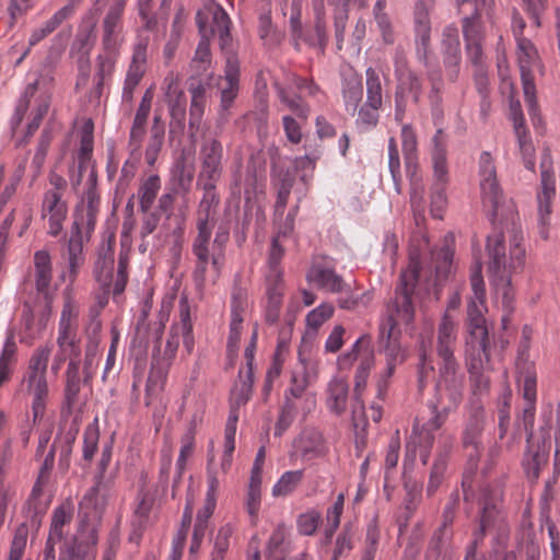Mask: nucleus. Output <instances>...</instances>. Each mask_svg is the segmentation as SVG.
I'll return each mask as SVG.
<instances>
[{
  "label": "nucleus",
  "mask_w": 560,
  "mask_h": 560,
  "mask_svg": "<svg viewBox=\"0 0 560 560\" xmlns=\"http://www.w3.org/2000/svg\"><path fill=\"white\" fill-rule=\"evenodd\" d=\"M421 266L418 261H410L407 269L402 270L399 281L395 288V299L393 308L395 314H389L380 325V341L384 347L386 362H402L405 355L400 350L394 331L397 327V320L410 324L415 317V307L412 295L418 284Z\"/></svg>",
  "instance_id": "obj_1"
},
{
  "label": "nucleus",
  "mask_w": 560,
  "mask_h": 560,
  "mask_svg": "<svg viewBox=\"0 0 560 560\" xmlns=\"http://www.w3.org/2000/svg\"><path fill=\"white\" fill-rule=\"evenodd\" d=\"M196 24L200 34L195 56L190 67L195 68L197 74L203 75L211 62L210 40L218 34L219 46L225 56L235 55L231 36V19L226 11L215 1H208L196 13Z\"/></svg>",
  "instance_id": "obj_2"
},
{
  "label": "nucleus",
  "mask_w": 560,
  "mask_h": 560,
  "mask_svg": "<svg viewBox=\"0 0 560 560\" xmlns=\"http://www.w3.org/2000/svg\"><path fill=\"white\" fill-rule=\"evenodd\" d=\"M413 31L416 58L425 69V78L429 83L428 101L431 114L434 118H442L444 115V80L440 62L431 48V28Z\"/></svg>",
  "instance_id": "obj_3"
},
{
  "label": "nucleus",
  "mask_w": 560,
  "mask_h": 560,
  "mask_svg": "<svg viewBox=\"0 0 560 560\" xmlns=\"http://www.w3.org/2000/svg\"><path fill=\"white\" fill-rule=\"evenodd\" d=\"M432 164L434 183L430 189V212L434 219H442L447 206L446 186L448 170L446 160V145L442 129H438L432 138Z\"/></svg>",
  "instance_id": "obj_4"
},
{
  "label": "nucleus",
  "mask_w": 560,
  "mask_h": 560,
  "mask_svg": "<svg viewBox=\"0 0 560 560\" xmlns=\"http://www.w3.org/2000/svg\"><path fill=\"white\" fill-rule=\"evenodd\" d=\"M51 351V345L35 349L28 363L25 381L28 389L33 394L32 413H34L35 419L43 418L46 409V399L48 396L46 373Z\"/></svg>",
  "instance_id": "obj_5"
},
{
  "label": "nucleus",
  "mask_w": 560,
  "mask_h": 560,
  "mask_svg": "<svg viewBox=\"0 0 560 560\" xmlns=\"http://www.w3.org/2000/svg\"><path fill=\"white\" fill-rule=\"evenodd\" d=\"M467 335L465 337V360L486 359L490 362V341L487 320L475 301L467 305Z\"/></svg>",
  "instance_id": "obj_6"
},
{
  "label": "nucleus",
  "mask_w": 560,
  "mask_h": 560,
  "mask_svg": "<svg viewBox=\"0 0 560 560\" xmlns=\"http://www.w3.org/2000/svg\"><path fill=\"white\" fill-rule=\"evenodd\" d=\"M102 506L94 509L93 505L80 506L79 511V537L67 542L63 548L81 560L95 559V546L97 544V528L102 513Z\"/></svg>",
  "instance_id": "obj_7"
},
{
  "label": "nucleus",
  "mask_w": 560,
  "mask_h": 560,
  "mask_svg": "<svg viewBox=\"0 0 560 560\" xmlns=\"http://www.w3.org/2000/svg\"><path fill=\"white\" fill-rule=\"evenodd\" d=\"M395 77L397 80L394 93L395 120L401 122L407 112L408 96L415 105H418L422 96L423 83L420 75L408 67L404 58L399 65L396 62Z\"/></svg>",
  "instance_id": "obj_8"
},
{
  "label": "nucleus",
  "mask_w": 560,
  "mask_h": 560,
  "mask_svg": "<svg viewBox=\"0 0 560 560\" xmlns=\"http://www.w3.org/2000/svg\"><path fill=\"white\" fill-rule=\"evenodd\" d=\"M435 387L436 402L455 411L464 397V375L459 372L458 362L439 363V380Z\"/></svg>",
  "instance_id": "obj_9"
},
{
  "label": "nucleus",
  "mask_w": 560,
  "mask_h": 560,
  "mask_svg": "<svg viewBox=\"0 0 560 560\" xmlns=\"http://www.w3.org/2000/svg\"><path fill=\"white\" fill-rule=\"evenodd\" d=\"M480 190L485 208L489 209V218L493 222L498 208L503 200V191L497 179V170L489 152L483 151L479 162Z\"/></svg>",
  "instance_id": "obj_10"
},
{
  "label": "nucleus",
  "mask_w": 560,
  "mask_h": 560,
  "mask_svg": "<svg viewBox=\"0 0 560 560\" xmlns=\"http://www.w3.org/2000/svg\"><path fill=\"white\" fill-rule=\"evenodd\" d=\"M47 504L43 503L40 499L27 500L23 506V513L27 518L26 522L20 524L11 541L8 560H21L28 536V527L38 530L42 525V520L46 513Z\"/></svg>",
  "instance_id": "obj_11"
},
{
  "label": "nucleus",
  "mask_w": 560,
  "mask_h": 560,
  "mask_svg": "<svg viewBox=\"0 0 560 560\" xmlns=\"http://www.w3.org/2000/svg\"><path fill=\"white\" fill-rule=\"evenodd\" d=\"M478 506V527L475 530L479 532V535H487L502 517L503 490L499 487H485L481 490Z\"/></svg>",
  "instance_id": "obj_12"
},
{
  "label": "nucleus",
  "mask_w": 560,
  "mask_h": 560,
  "mask_svg": "<svg viewBox=\"0 0 560 560\" xmlns=\"http://www.w3.org/2000/svg\"><path fill=\"white\" fill-rule=\"evenodd\" d=\"M199 160L200 170L197 182H219L223 174L222 143L215 138L205 139L200 145Z\"/></svg>",
  "instance_id": "obj_13"
},
{
  "label": "nucleus",
  "mask_w": 560,
  "mask_h": 560,
  "mask_svg": "<svg viewBox=\"0 0 560 560\" xmlns=\"http://www.w3.org/2000/svg\"><path fill=\"white\" fill-rule=\"evenodd\" d=\"M73 311L67 303L61 312L58 329L57 345L59 348V360L78 362L80 364L81 348L77 339L75 329L71 324Z\"/></svg>",
  "instance_id": "obj_14"
},
{
  "label": "nucleus",
  "mask_w": 560,
  "mask_h": 560,
  "mask_svg": "<svg viewBox=\"0 0 560 560\" xmlns=\"http://www.w3.org/2000/svg\"><path fill=\"white\" fill-rule=\"evenodd\" d=\"M486 425V412L482 404L471 398L468 415L460 432V444L483 445L482 436Z\"/></svg>",
  "instance_id": "obj_15"
},
{
  "label": "nucleus",
  "mask_w": 560,
  "mask_h": 560,
  "mask_svg": "<svg viewBox=\"0 0 560 560\" xmlns=\"http://www.w3.org/2000/svg\"><path fill=\"white\" fill-rule=\"evenodd\" d=\"M114 246L115 235L110 234L103 240L94 264V276L104 292H109L114 278Z\"/></svg>",
  "instance_id": "obj_16"
},
{
  "label": "nucleus",
  "mask_w": 560,
  "mask_h": 560,
  "mask_svg": "<svg viewBox=\"0 0 560 560\" xmlns=\"http://www.w3.org/2000/svg\"><path fill=\"white\" fill-rule=\"evenodd\" d=\"M68 207L62 200V194L56 190H47L44 194L42 217L48 215V234L56 237L62 231L63 221L67 218Z\"/></svg>",
  "instance_id": "obj_17"
},
{
  "label": "nucleus",
  "mask_w": 560,
  "mask_h": 560,
  "mask_svg": "<svg viewBox=\"0 0 560 560\" xmlns=\"http://www.w3.org/2000/svg\"><path fill=\"white\" fill-rule=\"evenodd\" d=\"M487 252L489 256V271L503 283L509 284L510 271L508 270L504 235L502 232H494L488 236Z\"/></svg>",
  "instance_id": "obj_18"
},
{
  "label": "nucleus",
  "mask_w": 560,
  "mask_h": 560,
  "mask_svg": "<svg viewBox=\"0 0 560 560\" xmlns=\"http://www.w3.org/2000/svg\"><path fill=\"white\" fill-rule=\"evenodd\" d=\"M211 74L190 75L187 80L188 91L191 94L189 108V126L198 128L206 107V92L210 86Z\"/></svg>",
  "instance_id": "obj_19"
},
{
  "label": "nucleus",
  "mask_w": 560,
  "mask_h": 560,
  "mask_svg": "<svg viewBox=\"0 0 560 560\" xmlns=\"http://www.w3.org/2000/svg\"><path fill=\"white\" fill-rule=\"evenodd\" d=\"M168 81L166 97L170 98V133L183 132L186 121V96L183 90L177 89L176 79L171 75L165 79Z\"/></svg>",
  "instance_id": "obj_20"
},
{
  "label": "nucleus",
  "mask_w": 560,
  "mask_h": 560,
  "mask_svg": "<svg viewBox=\"0 0 560 560\" xmlns=\"http://www.w3.org/2000/svg\"><path fill=\"white\" fill-rule=\"evenodd\" d=\"M540 185L541 191L537 196L538 200V215L539 223L545 226L547 224V220L551 213V201L555 197V178L553 173L551 171V163L549 161V156L546 155L542 158L540 163Z\"/></svg>",
  "instance_id": "obj_21"
},
{
  "label": "nucleus",
  "mask_w": 560,
  "mask_h": 560,
  "mask_svg": "<svg viewBox=\"0 0 560 560\" xmlns=\"http://www.w3.org/2000/svg\"><path fill=\"white\" fill-rule=\"evenodd\" d=\"M112 445H105L102 450V456L98 462V472L95 476V485L85 493L80 505H93L94 509L105 505V499L108 493L107 485L103 481L104 474L112 459Z\"/></svg>",
  "instance_id": "obj_22"
},
{
  "label": "nucleus",
  "mask_w": 560,
  "mask_h": 560,
  "mask_svg": "<svg viewBox=\"0 0 560 560\" xmlns=\"http://www.w3.org/2000/svg\"><path fill=\"white\" fill-rule=\"evenodd\" d=\"M456 342V326L453 318L448 314H444L438 329L436 353L440 363L457 362L454 355V347Z\"/></svg>",
  "instance_id": "obj_23"
},
{
  "label": "nucleus",
  "mask_w": 560,
  "mask_h": 560,
  "mask_svg": "<svg viewBox=\"0 0 560 560\" xmlns=\"http://www.w3.org/2000/svg\"><path fill=\"white\" fill-rule=\"evenodd\" d=\"M454 530L436 528L428 542L424 560H454Z\"/></svg>",
  "instance_id": "obj_24"
},
{
  "label": "nucleus",
  "mask_w": 560,
  "mask_h": 560,
  "mask_svg": "<svg viewBox=\"0 0 560 560\" xmlns=\"http://www.w3.org/2000/svg\"><path fill=\"white\" fill-rule=\"evenodd\" d=\"M308 282L316 284L318 289H324L332 293H342L347 291L348 284L343 278L336 273L331 267L314 264L307 272Z\"/></svg>",
  "instance_id": "obj_25"
},
{
  "label": "nucleus",
  "mask_w": 560,
  "mask_h": 560,
  "mask_svg": "<svg viewBox=\"0 0 560 560\" xmlns=\"http://www.w3.org/2000/svg\"><path fill=\"white\" fill-rule=\"evenodd\" d=\"M224 79L226 85L221 91V112H228L237 96L240 88V62L236 55H229L225 62Z\"/></svg>",
  "instance_id": "obj_26"
},
{
  "label": "nucleus",
  "mask_w": 560,
  "mask_h": 560,
  "mask_svg": "<svg viewBox=\"0 0 560 560\" xmlns=\"http://www.w3.org/2000/svg\"><path fill=\"white\" fill-rule=\"evenodd\" d=\"M125 4V0H117L104 18L102 44L105 51H117L118 49L116 30L120 23Z\"/></svg>",
  "instance_id": "obj_27"
},
{
  "label": "nucleus",
  "mask_w": 560,
  "mask_h": 560,
  "mask_svg": "<svg viewBox=\"0 0 560 560\" xmlns=\"http://www.w3.org/2000/svg\"><path fill=\"white\" fill-rule=\"evenodd\" d=\"M80 369L78 362H69L66 372L65 397L61 407V415L69 417L72 415L79 402V393L81 389Z\"/></svg>",
  "instance_id": "obj_28"
},
{
  "label": "nucleus",
  "mask_w": 560,
  "mask_h": 560,
  "mask_svg": "<svg viewBox=\"0 0 560 560\" xmlns=\"http://www.w3.org/2000/svg\"><path fill=\"white\" fill-rule=\"evenodd\" d=\"M83 252V240L80 223L78 220L71 225V235L68 241V264L71 282L74 281L81 265L84 261L82 255Z\"/></svg>",
  "instance_id": "obj_29"
},
{
  "label": "nucleus",
  "mask_w": 560,
  "mask_h": 560,
  "mask_svg": "<svg viewBox=\"0 0 560 560\" xmlns=\"http://www.w3.org/2000/svg\"><path fill=\"white\" fill-rule=\"evenodd\" d=\"M341 93L346 110L353 115L363 97L362 78L358 73L345 75L341 82Z\"/></svg>",
  "instance_id": "obj_30"
},
{
  "label": "nucleus",
  "mask_w": 560,
  "mask_h": 560,
  "mask_svg": "<svg viewBox=\"0 0 560 560\" xmlns=\"http://www.w3.org/2000/svg\"><path fill=\"white\" fill-rule=\"evenodd\" d=\"M301 42H304L308 47L317 48L322 55L325 54L328 45V34L323 12L316 13L312 27L304 28Z\"/></svg>",
  "instance_id": "obj_31"
},
{
  "label": "nucleus",
  "mask_w": 560,
  "mask_h": 560,
  "mask_svg": "<svg viewBox=\"0 0 560 560\" xmlns=\"http://www.w3.org/2000/svg\"><path fill=\"white\" fill-rule=\"evenodd\" d=\"M165 124L162 116L158 113L153 116L150 128V137L145 148L144 158L148 165L153 166L156 162L160 151L164 144Z\"/></svg>",
  "instance_id": "obj_32"
},
{
  "label": "nucleus",
  "mask_w": 560,
  "mask_h": 560,
  "mask_svg": "<svg viewBox=\"0 0 560 560\" xmlns=\"http://www.w3.org/2000/svg\"><path fill=\"white\" fill-rule=\"evenodd\" d=\"M349 385L342 378H334L327 387L326 404L328 409L337 416H341L347 409Z\"/></svg>",
  "instance_id": "obj_33"
},
{
  "label": "nucleus",
  "mask_w": 560,
  "mask_h": 560,
  "mask_svg": "<svg viewBox=\"0 0 560 560\" xmlns=\"http://www.w3.org/2000/svg\"><path fill=\"white\" fill-rule=\"evenodd\" d=\"M74 13L73 4L69 3L59 9L42 27L35 28L28 39V46L32 48L42 39L51 34L63 21L71 18Z\"/></svg>",
  "instance_id": "obj_34"
},
{
  "label": "nucleus",
  "mask_w": 560,
  "mask_h": 560,
  "mask_svg": "<svg viewBox=\"0 0 560 560\" xmlns=\"http://www.w3.org/2000/svg\"><path fill=\"white\" fill-rule=\"evenodd\" d=\"M549 452L544 446L528 444V450L523 459L524 470L529 480L536 481L539 478L540 470L548 464Z\"/></svg>",
  "instance_id": "obj_35"
},
{
  "label": "nucleus",
  "mask_w": 560,
  "mask_h": 560,
  "mask_svg": "<svg viewBox=\"0 0 560 560\" xmlns=\"http://www.w3.org/2000/svg\"><path fill=\"white\" fill-rule=\"evenodd\" d=\"M488 364L489 362H486V359L466 360L474 396L483 395L490 388V377L485 373Z\"/></svg>",
  "instance_id": "obj_36"
},
{
  "label": "nucleus",
  "mask_w": 560,
  "mask_h": 560,
  "mask_svg": "<svg viewBox=\"0 0 560 560\" xmlns=\"http://www.w3.org/2000/svg\"><path fill=\"white\" fill-rule=\"evenodd\" d=\"M34 267L36 278V290L39 293L45 294L49 289L52 278L51 258L47 250L42 249L35 252Z\"/></svg>",
  "instance_id": "obj_37"
},
{
  "label": "nucleus",
  "mask_w": 560,
  "mask_h": 560,
  "mask_svg": "<svg viewBox=\"0 0 560 560\" xmlns=\"http://www.w3.org/2000/svg\"><path fill=\"white\" fill-rule=\"evenodd\" d=\"M16 352L18 346L14 335L11 332L7 337L0 353V387L11 380L18 362Z\"/></svg>",
  "instance_id": "obj_38"
},
{
  "label": "nucleus",
  "mask_w": 560,
  "mask_h": 560,
  "mask_svg": "<svg viewBox=\"0 0 560 560\" xmlns=\"http://www.w3.org/2000/svg\"><path fill=\"white\" fill-rule=\"evenodd\" d=\"M277 96L280 102L294 113L299 118L306 120L310 115V106L299 94L289 92L278 81L273 82Z\"/></svg>",
  "instance_id": "obj_39"
},
{
  "label": "nucleus",
  "mask_w": 560,
  "mask_h": 560,
  "mask_svg": "<svg viewBox=\"0 0 560 560\" xmlns=\"http://www.w3.org/2000/svg\"><path fill=\"white\" fill-rule=\"evenodd\" d=\"M170 366L152 360L150 373L145 384V405H150V398L164 389Z\"/></svg>",
  "instance_id": "obj_40"
},
{
  "label": "nucleus",
  "mask_w": 560,
  "mask_h": 560,
  "mask_svg": "<svg viewBox=\"0 0 560 560\" xmlns=\"http://www.w3.org/2000/svg\"><path fill=\"white\" fill-rule=\"evenodd\" d=\"M100 425L98 418H95L86 425L83 432L82 459L80 465L88 467L91 465L95 453L98 450Z\"/></svg>",
  "instance_id": "obj_41"
},
{
  "label": "nucleus",
  "mask_w": 560,
  "mask_h": 560,
  "mask_svg": "<svg viewBox=\"0 0 560 560\" xmlns=\"http://www.w3.org/2000/svg\"><path fill=\"white\" fill-rule=\"evenodd\" d=\"M163 330H164V324L162 322H160L159 326L155 329L156 345L154 347V351H156L158 354L153 353L152 360L160 362L162 364H166V366L171 368L173 360L176 357V352H177V349L179 346V337H178L177 332L173 334V331L171 330L170 337L166 340L164 351L161 354L160 353V346H161L160 340H161Z\"/></svg>",
  "instance_id": "obj_42"
},
{
  "label": "nucleus",
  "mask_w": 560,
  "mask_h": 560,
  "mask_svg": "<svg viewBox=\"0 0 560 560\" xmlns=\"http://www.w3.org/2000/svg\"><path fill=\"white\" fill-rule=\"evenodd\" d=\"M161 188V179L159 175H150L139 187L138 189V198H139V207L141 212L147 213Z\"/></svg>",
  "instance_id": "obj_43"
},
{
  "label": "nucleus",
  "mask_w": 560,
  "mask_h": 560,
  "mask_svg": "<svg viewBox=\"0 0 560 560\" xmlns=\"http://www.w3.org/2000/svg\"><path fill=\"white\" fill-rule=\"evenodd\" d=\"M147 43L139 42L135 45L131 62L128 67L126 79L140 83L145 73Z\"/></svg>",
  "instance_id": "obj_44"
},
{
  "label": "nucleus",
  "mask_w": 560,
  "mask_h": 560,
  "mask_svg": "<svg viewBox=\"0 0 560 560\" xmlns=\"http://www.w3.org/2000/svg\"><path fill=\"white\" fill-rule=\"evenodd\" d=\"M217 183L218 182H197V187L203 190V196L198 206L197 217L205 218L206 215L207 218H213L211 215V209L215 208L220 202L219 195L217 194Z\"/></svg>",
  "instance_id": "obj_45"
},
{
  "label": "nucleus",
  "mask_w": 560,
  "mask_h": 560,
  "mask_svg": "<svg viewBox=\"0 0 560 560\" xmlns=\"http://www.w3.org/2000/svg\"><path fill=\"white\" fill-rule=\"evenodd\" d=\"M365 84H366V100L369 106L378 105L383 106V85L380 72L369 67L365 70Z\"/></svg>",
  "instance_id": "obj_46"
},
{
  "label": "nucleus",
  "mask_w": 560,
  "mask_h": 560,
  "mask_svg": "<svg viewBox=\"0 0 560 560\" xmlns=\"http://www.w3.org/2000/svg\"><path fill=\"white\" fill-rule=\"evenodd\" d=\"M72 516L73 505L69 500L54 510L49 532L52 536H57V540L63 538L62 527L71 522Z\"/></svg>",
  "instance_id": "obj_47"
},
{
  "label": "nucleus",
  "mask_w": 560,
  "mask_h": 560,
  "mask_svg": "<svg viewBox=\"0 0 560 560\" xmlns=\"http://www.w3.org/2000/svg\"><path fill=\"white\" fill-rule=\"evenodd\" d=\"M214 228L213 218L197 217L196 229L197 236L195 237L191 250H209V244Z\"/></svg>",
  "instance_id": "obj_48"
},
{
  "label": "nucleus",
  "mask_w": 560,
  "mask_h": 560,
  "mask_svg": "<svg viewBox=\"0 0 560 560\" xmlns=\"http://www.w3.org/2000/svg\"><path fill=\"white\" fill-rule=\"evenodd\" d=\"M234 527L226 523L222 525L214 537L213 549L211 551V560H224L230 548V540L233 536Z\"/></svg>",
  "instance_id": "obj_49"
},
{
  "label": "nucleus",
  "mask_w": 560,
  "mask_h": 560,
  "mask_svg": "<svg viewBox=\"0 0 560 560\" xmlns=\"http://www.w3.org/2000/svg\"><path fill=\"white\" fill-rule=\"evenodd\" d=\"M382 106L371 105L364 102L360 107H358V117L355 119V125L361 131H369L375 128L378 124L380 119V109Z\"/></svg>",
  "instance_id": "obj_50"
},
{
  "label": "nucleus",
  "mask_w": 560,
  "mask_h": 560,
  "mask_svg": "<svg viewBox=\"0 0 560 560\" xmlns=\"http://www.w3.org/2000/svg\"><path fill=\"white\" fill-rule=\"evenodd\" d=\"M462 28L465 45L480 43L483 40L480 26V14L477 9L474 10L471 15L465 16L462 20Z\"/></svg>",
  "instance_id": "obj_51"
},
{
  "label": "nucleus",
  "mask_w": 560,
  "mask_h": 560,
  "mask_svg": "<svg viewBox=\"0 0 560 560\" xmlns=\"http://www.w3.org/2000/svg\"><path fill=\"white\" fill-rule=\"evenodd\" d=\"M460 506V494L458 489L453 490L443 508L441 515V524L439 528L453 530V524L457 517V513Z\"/></svg>",
  "instance_id": "obj_52"
},
{
  "label": "nucleus",
  "mask_w": 560,
  "mask_h": 560,
  "mask_svg": "<svg viewBox=\"0 0 560 560\" xmlns=\"http://www.w3.org/2000/svg\"><path fill=\"white\" fill-rule=\"evenodd\" d=\"M285 527L283 525H278L267 542V560H280L285 557Z\"/></svg>",
  "instance_id": "obj_53"
},
{
  "label": "nucleus",
  "mask_w": 560,
  "mask_h": 560,
  "mask_svg": "<svg viewBox=\"0 0 560 560\" xmlns=\"http://www.w3.org/2000/svg\"><path fill=\"white\" fill-rule=\"evenodd\" d=\"M404 162L406 175L410 179L411 186L413 187V192L411 194V203L412 206L417 205L418 207H420L423 199V189H421V191L418 192L417 185L418 182L420 180V177L418 176V154L404 156Z\"/></svg>",
  "instance_id": "obj_54"
},
{
  "label": "nucleus",
  "mask_w": 560,
  "mask_h": 560,
  "mask_svg": "<svg viewBox=\"0 0 560 560\" xmlns=\"http://www.w3.org/2000/svg\"><path fill=\"white\" fill-rule=\"evenodd\" d=\"M303 470L285 471L272 488L273 497H284L295 490L302 481Z\"/></svg>",
  "instance_id": "obj_55"
},
{
  "label": "nucleus",
  "mask_w": 560,
  "mask_h": 560,
  "mask_svg": "<svg viewBox=\"0 0 560 560\" xmlns=\"http://www.w3.org/2000/svg\"><path fill=\"white\" fill-rule=\"evenodd\" d=\"M466 458L464 479L471 478L478 470L485 445L460 444Z\"/></svg>",
  "instance_id": "obj_56"
},
{
  "label": "nucleus",
  "mask_w": 560,
  "mask_h": 560,
  "mask_svg": "<svg viewBox=\"0 0 560 560\" xmlns=\"http://www.w3.org/2000/svg\"><path fill=\"white\" fill-rule=\"evenodd\" d=\"M49 109V102L47 100H42L38 102L35 110L32 113V119L26 126L25 133L23 138L20 140L19 145H25L30 142L31 138L38 130L44 117L47 115Z\"/></svg>",
  "instance_id": "obj_57"
},
{
  "label": "nucleus",
  "mask_w": 560,
  "mask_h": 560,
  "mask_svg": "<svg viewBox=\"0 0 560 560\" xmlns=\"http://www.w3.org/2000/svg\"><path fill=\"white\" fill-rule=\"evenodd\" d=\"M247 307V292L241 287L240 280L235 279L231 295V320L243 319V313Z\"/></svg>",
  "instance_id": "obj_58"
},
{
  "label": "nucleus",
  "mask_w": 560,
  "mask_h": 560,
  "mask_svg": "<svg viewBox=\"0 0 560 560\" xmlns=\"http://www.w3.org/2000/svg\"><path fill=\"white\" fill-rule=\"evenodd\" d=\"M301 4L299 1H293L291 4V13L289 19L290 36L295 50H301V37H303L304 26L301 20Z\"/></svg>",
  "instance_id": "obj_59"
},
{
  "label": "nucleus",
  "mask_w": 560,
  "mask_h": 560,
  "mask_svg": "<svg viewBox=\"0 0 560 560\" xmlns=\"http://www.w3.org/2000/svg\"><path fill=\"white\" fill-rule=\"evenodd\" d=\"M79 50L89 55L96 42V21L84 22L77 34Z\"/></svg>",
  "instance_id": "obj_60"
},
{
  "label": "nucleus",
  "mask_w": 560,
  "mask_h": 560,
  "mask_svg": "<svg viewBox=\"0 0 560 560\" xmlns=\"http://www.w3.org/2000/svg\"><path fill=\"white\" fill-rule=\"evenodd\" d=\"M117 51H105L96 57V71L94 80L106 81L110 79L116 63Z\"/></svg>",
  "instance_id": "obj_61"
},
{
  "label": "nucleus",
  "mask_w": 560,
  "mask_h": 560,
  "mask_svg": "<svg viewBox=\"0 0 560 560\" xmlns=\"http://www.w3.org/2000/svg\"><path fill=\"white\" fill-rule=\"evenodd\" d=\"M388 168L396 190L399 191L401 185L400 156L398 145L394 137H390L388 140Z\"/></svg>",
  "instance_id": "obj_62"
},
{
  "label": "nucleus",
  "mask_w": 560,
  "mask_h": 560,
  "mask_svg": "<svg viewBox=\"0 0 560 560\" xmlns=\"http://www.w3.org/2000/svg\"><path fill=\"white\" fill-rule=\"evenodd\" d=\"M322 521V515L317 510H310L298 516L296 527L301 535L312 536L316 533Z\"/></svg>",
  "instance_id": "obj_63"
},
{
  "label": "nucleus",
  "mask_w": 560,
  "mask_h": 560,
  "mask_svg": "<svg viewBox=\"0 0 560 560\" xmlns=\"http://www.w3.org/2000/svg\"><path fill=\"white\" fill-rule=\"evenodd\" d=\"M434 0H418L413 9V30L431 28L430 11Z\"/></svg>",
  "instance_id": "obj_64"
}]
</instances>
